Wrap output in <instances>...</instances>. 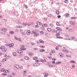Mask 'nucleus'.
Masks as SVG:
<instances>
[{
  "label": "nucleus",
  "instance_id": "nucleus-56",
  "mask_svg": "<svg viewBox=\"0 0 77 77\" xmlns=\"http://www.w3.org/2000/svg\"><path fill=\"white\" fill-rule=\"evenodd\" d=\"M35 62H39V60H36L35 61Z\"/></svg>",
  "mask_w": 77,
  "mask_h": 77
},
{
  "label": "nucleus",
  "instance_id": "nucleus-63",
  "mask_svg": "<svg viewBox=\"0 0 77 77\" xmlns=\"http://www.w3.org/2000/svg\"><path fill=\"white\" fill-rule=\"evenodd\" d=\"M55 48L56 50H58V49H59V48L58 47H57Z\"/></svg>",
  "mask_w": 77,
  "mask_h": 77
},
{
  "label": "nucleus",
  "instance_id": "nucleus-3",
  "mask_svg": "<svg viewBox=\"0 0 77 77\" xmlns=\"http://www.w3.org/2000/svg\"><path fill=\"white\" fill-rule=\"evenodd\" d=\"M1 30L2 31H3V32H5L7 30V28H2L1 29Z\"/></svg>",
  "mask_w": 77,
  "mask_h": 77
},
{
  "label": "nucleus",
  "instance_id": "nucleus-28",
  "mask_svg": "<svg viewBox=\"0 0 77 77\" xmlns=\"http://www.w3.org/2000/svg\"><path fill=\"white\" fill-rule=\"evenodd\" d=\"M34 34L35 35V36H37V32L35 31Z\"/></svg>",
  "mask_w": 77,
  "mask_h": 77
},
{
  "label": "nucleus",
  "instance_id": "nucleus-26",
  "mask_svg": "<svg viewBox=\"0 0 77 77\" xmlns=\"http://www.w3.org/2000/svg\"><path fill=\"white\" fill-rule=\"evenodd\" d=\"M13 55H14V56H17V54L15 53V52L13 53Z\"/></svg>",
  "mask_w": 77,
  "mask_h": 77
},
{
  "label": "nucleus",
  "instance_id": "nucleus-44",
  "mask_svg": "<svg viewBox=\"0 0 77 77\" xmlns=\"http://www.w3.org/2000/svg\"><path fill=\"white\" fill-rule=\"evenodd\" d=\"M35 31H32V33H31V34H35Z\"/></svg>",
  "mask_w": 77,
  "mask_h": 77
},
{
  "label": "nucleus",
  "instance_id": "nucleus-31",
  "mask_svg": "<svg viewBox=\"0 0 77 77\" xmlns=\"http://www.w3.org/2000/svg\"><path fill=\"white\" fill-rule=\"evenodd\" d=\"M38 59V57H34L33 58V60H36V59Z\"/></svg>",
  "mask_w": 77,
  "mask_h": 77
},
{
  "label": "nucleus",
  "instance_id": "nucleus-35",
  "mask_svg": "<svg viewBox=\"0 0 77 77\" xmlns=\"http://www.w3.org/2000/svg\"><path fill=\"white\" fill-rule=\"evenodd\" d=\"M45 28L44 27L42 26L41 28V29H42V30H44Z\"/></svg>",
  "mask_w": 77,
  "mask_h": 77
},
{
  "label": "nucleus",
  "instance_id": "nucleus-36",
  "mask_svg": "<svg viewBox=\"0 0 77 77\" xmlns=\"http://www.w3.org/2000/svg\"><path fill=\"white\" fill-rule=\"evenodd\" d=\"M40 47H41V48H45V46H41Z\"/></svg>",
  "mask_w": 77,
  "mask_h": 77
},
{
  "label": "nucleus",
  "instance_id": "nucleus-22",
  "mask_svg": "<svg viewBox=\"0 0 77 77\" xmlns=\"http://www.w3.org/2000/svg\"><path fill=\"white\" fill-rule=\"evenodd\" d=\"M47 24H44L42 25V27H45L47 26Z\"/></svg>",
  "mask_w": 77,
  "mask_h": 77
},
{
  "label": "nucleus",
  "instance_id": "nucleus-17",
  "mask_svg": "<svg viewBox=\"0 0 77 77\" xmlns=\"http://www.w3.org/2000/svg\"><path fill=\"white\" fill-rule=\"evenodd\" d=\"M27 34L28 35H30V31L29 30L27 32Z\"/></svg>",
  "mask_w": 77,
  "mask_h": 77
},
{
  "label": "nucleus",
  "instance_id": "nucleus-15",
  "mask_svg": "<svg viewBox=\"0 0 77 77\" xmlns=\"http://www.w3.org/2000/svg\"><path fill=\"white\" fill-rule=\"evenodd\" d=\"M21 34H22L23 35H26V33L24 32H21Z\"/></svg>",
  "mask_w": 77,
  "mask_h": 77
},
{
  "label": "nucleus",
  "instance_id": "nucleus-6",
  "mask_svg": "<svg viewBox=\"0 0 77 77\" xmlns=\"http://www.w3.org/2000/svg\"><path fill=\"white\" fill-rule=\"evenodd\" d=\"M59 56L60 57H63V55L61 53H59Z\"/></svg>",
  "mask_w": 77,
  "mask_h": 77
},
{
  "label": "nucleus",
  "instance_id": "nucleus-4",
  "mask_svg": "<svg viewBox=\"0 0 77 77\" xmlns=\"http://www.w3.org/2000/svg\"><path fill=\"white\" fill-rule=\"evenodd\" d=\"M17 53H22L23 52V51L21 50H18L17 51Z\"/></svg>",
  "mask_w": 77,
  "mask_h": 77
},
{
  "label": "nucleus",
  "instance_id": "nucleus-11",
  "mask_svg": "<svg viewBox=\"0 0 77 77\" xmlns=\"http://www.w3.org/2000/svg\"><path fill=\"white\" fill-rule=\"evenodd\" d=\"M37 24V25H42V23L39 22H38L36 23Z\"/></svg>",
  "mask_w": 77,
  "mask_h": 77
},
{
  "label": "nucleus",
  "instance_id": "nucleus-46",
  "mask_svg": "<svg viewBox=\"0 0 77 77\" xmlns=\"http://www.w3.org/2000/svg\"><path fill=\"white\" fill-rule=\"evenodd\" d=\"M50 26H51V27H53V24L52 23L50 24Z\"/></svg>",
  "mask_w": 77,
  "mask_h": 77
},
{
  "label": "nucleus",
  "instance_id": "nucleus-19",
  "mask_svg": "<svg viewBox=\"0 0 77 77\" xmlns=\"http://www.w3.org/2000/svg\"><path fill=\"white\" fill-rule=\"evenodd\" d=\"M56 33H60V32L58 30H57L56 31Z\"/></svg>",
  "mask_w": 77,
  "mask_h": 77
},
{
  "label": "nucleus",
  "instance_id": "nucleus-55",
  "mask_svg": "<svg viewBox=\"0 0 77 77\" xmlns=\"http://www.w3.org/2000/svg\"><path fill=\"white\" fill-rule=\"evenodd\" d=\"M52 60H53V61H54V60H56V59L53 58L52 59Z\"/></svg>",
  "mask_w": 77,
  "mask_h": 77
},
{
  "label": "nucleus",
  "instance_id": "nucleus-59",
  "mask_svg": "<svg viewBox=\"0 0 77 77\" xmlns=\"http://www.w3.org/2000/svg\"><path fill=\"white\" fill-rule=\"evenodd\" d=\"M11 47H12L14 46V43H12L11 44Z\"/></svg>",
  "mask_w": 77,
  "mask_h": 77
},
{
  "label": "nucleus",
  "instance_id": "nucleus-33",
  "mask_svg": "<svg viewBox=\"0 0 77 77\" xmlns=\"http://www.w3.org/2000/svg\"><path fill=\"white\" fill-rule=\"evenodd\" d=\"M56 36H59L60 35V33H57V34H56Z\"/></svg>",
  "mask_w": 77,
  "mask_h": 77
},
{
  "label": "nucleus",
  "instance_id": "nucleus-10",
  "mask_svg": "<svg viewBox=\"0 0 77 77\" xmlns=\"http://www.w3.org/2000/svg\"><path fill=\"white\" fill-rule=\"evenodd\" d=\"M69 15L68 13H66V14H65V17H68V16H69Z\"/></svg>",
  "mask_w": 77,
  "mask_h": 77
},
{
  "label": "nucleus",
  "instance_id": "nucleus-5",
  "mask_svg": "<svg viewBox=\"0 0 77 77\" xmlns=\"http://www.w3.org/2000/svg\"><path fill=\"white\" fill-rule=\"evenodd\" d=\"M40 60L41 61V62H46V60L45 59H44V60H42V59H40Z\"/></svg>",
  "mask_w": 77,
  "mask_h": 77
},
{
  "label": "nucleus",
  "instance_id": "nucleus-8",
  "mask_svg": "<svg viewBox=\"0 0 77 77\" xmlns=\"http://www.w3.org/2000/svg\"><path fill=\"white\" fill-rule=\"evenodd\" d=\"M44 74H45V75H44L45 77H47V76L48 75V73H45Z\"/></svg>",
  "mask_w": 77,
  "mask_h": 77
},
{
  "label": "nucleus",
  "instance_id": "nucleus-38",
  "mask_svg": "<svg viewBox=\"0 0 77 77\" xmlns=\"http://www.w3.org/2000/svg\"><path fill=\"white\" fill-rule=\"evenodd\" d=\"M52 16V15H51V14H50L48 15V17H51Z\"/></svg>",
  "mask_w": 77,
  "mask_h": 77
},
{
  "label": "nucleus",
  "instance_id": "nucleus-37",
  "mask_svg": "<svg viewBox=\"0 0 77 77\" xmlns=\"http://www.w3.org/2000/svg\"><path fill=\"white\" fill-rule=\"evenodd\" d=\"M5 69V68H3L1 70L2 72H3Z\"/></svg>",
  "mask_w": 77,
  "mask_h": 77
},
{
  "label": "nucleus",
  "instance_id": "nucleus-34",
  "mask_svg": "<svg viewBox=\"0 0 77 77\" xmlns=\"http://www.w3.org/2000/svg\"><path fill=\"white\" fill-rule=\"evenodd\" d=\"M70 62L71 63H75V61H70Z\"/></svg>",
  "mask_w": 77,
  "mask_h": 77
},
{
  "label": "nucleus",
  "instance_id": "nucleus-50",
  "mask_svg": "<svg viewBox=\"0 0 77 77\" xmlns=\"http://www.w3.org/2000/svg\"><path fill=\"white\" fill-rule=\"evenodd\" d=\"M38 48H34V50H38Z\"/></svg>",
  "mask_w": 77,
  "mask_h": 77
},
{
  "label": "nucleus",
  "instance_id": "nucleus-61",
  "mask_svg": "<svg viewBox=\"0 0 77 77\" xmlns=\"http://www.w3.org/2000/svg\"><path fill=\"white\" fill-rule=\"evenodd\" d=\"M72 68H75V66L74 65H72Z\"/></svg>",
  "mask_w": 77,
  "mask_h": 77
},
{
  "label": "nucleus",
  "instance_id": "nucleus-62",
  "mask_svg": "<svg viewBox=\"0 0 77 77\" xmlns=\"http://www.w3.org/2000/svg\"><path fill=\"white\" fill-rule=\"evenodd\" d=\"M6 72H9V70H6Z\"/></svg>",
  "mask_w": 77,
  "mask_h": 77
},
{
  "label": "nucleus",
  "instance_id": "nucleus-53",
  "mask_svg": "<svg viewBox=\"0 0 77 77\" xmlns=\"http://www.w3.org/2000/svg\"><path fill=\"white\" fill-rule=\"evenodd\" d=\"M18 40L20 42L21 41V38H18Z\"/></svg>",
  "mask_w": 77,
  "mask_h": 77
},
{
  "label": "nucleus",
  "instance_id": "nucleus-48",
  "mask_svg": "<svg viewBox=\"0 0 77 77\" xmlns=\"http://www.w3.org/2000/svg\"><path fill=\"white\" fill-rule=\"evenodd\" d=\"M74 38H75L74 37H72L71 38V39H74Z\"/></svg>",
  "mask_w": 77,
  "mask_h": 77
},
{
  "label": "nucleus",
  "instance_id": "nucleus-9",
  "mask_svg": "<svg viewBox=\"0 0 77 77\" xmlns=\"http://www.w3.org/2000/svg\"><path fill=\"white\" fill-rule=\"evenodd\" d=\"M6 60H7V58H5L2 61V62H5Z\"/></svg>",
  "mask_w": 77,
  "mask_h": 77
},
{
  "label": "nucleus",
  "instance_id": "nucleus-49",
  "mask_svg": "<svg viewBox=\"0 0 77 77\" xmlns=\"http://www.w3.org/2000/svg\"><path fill=\"white\" fill-rule=\"evenodd\" d=\"M8 46H9L10 47H12V46H11V44H8Z\"/></svg>",
  "mask_w": 77,
  "mask_h": 77
},
{
  "label": "nucleus",
  "instance_id": "nucleus-57",
  "mask_svg": "<svg viewBox=\"0 0 77 77\" xmlns=\"http://www.w3.org/2000/svg\"><path fill=\"white\" fill-rule=\"evenodd\" d=\"M60 17H61V16L60 15H58L57 16V17L58 18H60Z\"/></svg>",
  "mask_w": 77,
  "mask_h": 77
},
{
  "label": "nucleus",
  "instance_id": "nucleus-45",
  "mask_svg": "<svg viewBox=\"0 0 77 77\" xmlns=\"http://www.w3.org/2000/svg\"><path fill=\"white\" fill-rule=\"evenodd\" d=\"M23 67L22 66H21L20 67V69H23Z\"/></svg>",
  "mask_w": 77,
  "mask_h": 77
},
{
  "label": "nucleus",
  "instance_id": "nucleus-54",
  "mask_svg": "<svg viewBox=\"0 0 77 77\" xmlns=\"http://www.w3.org/2000/svg\"><path fill=\"white\" fill-rule=\"evenodd\" d=\"M4 20L6 22H7L8 21V20L5 19H4Z\"/></svg>",
  "mask_w": 77,
  "mask_h": 77
},
{
  "label": "nucleus",
  "instance_id": "nucleus-52",
  "mask_svg": "<svg viewBox=\"0 0 77 77\" xmlns=\"http://www.w3.org/2000/svg\"><path fill=\"white\" fill-rule=\"evenodd\" d=\"M69 31L70 32H72V29H69Z\"/></svg>",
  "mask_w": 77,
  "mask_h": 77
},
{
  "label": "nucleus",
  "instance_id": "nucleus-43",
  "mask_svg": "<svg viewBox=\"0 0 77 77\" xmlns=\"http://www.w3.org/2000/svg\"><path fill=\"white\" fill-rule=\"evenodd\" d=\"M66 57H71V55H69L68 56L67 55H66Z\"/></svg>",
  "mask_w": 77,
  "mask_h": 77
},
{
  "label": "nucleus",
  "instance_id": "nucleus-14",
  "mask_svg": "<svg viewBox=\"0 0 77 77\" xmlns=\"http://www.w3.org/2000/svg\"><path fill=\"white\" fill-rule=\"evenodd\" d=\"M20 50H26V49L25 48H20Z\"/></svg>",
  "mask_w": 77,
  "mask_h": 77
},
{
  "label": "nucleus",
  "instance_id": "nucleus-24",
  "mask_svg": "<svg viewBox=\"0 0 77 77\" xmlns=\"http://www.w3.org/2000/svg\"><path fill=\"white\" fill-rule=\"evenodd\" d=\"M9 33H10V34H14V32L13 31H10L9 32Z\"/></svg>",
  "mask_w": 77,
  "mask_h": 77
},
{
  "label": "nucleus",
  "instance_id": "nucleus-39",
  "mask_svg": "<svg viewBox=\"0 0 77 77\" xmlns=\"http://www.w3.org/2000/svg\"><path fill=\"white\" fill-rule=\"evenodd\" d=\"M2 75H7V74H6V73H2Z\"/></svg>",
  "mask_w": 77,
  "mask_h": 77
},
{
  "label": "nucleus",
  "instance_id": "nucleus-1",
  "mask_svg": "<svg viewBox=\"0 0 77 77\" xmlns=\"http://www.w3.org/2000/svg\"><path fill=\"white\" fill-rule=\"evenodd\" d=\"M5 48V47L4 46H2L0 47V49H2V51H4V52H6L7 50V49Z\"/></svg>",
  "mask_w": 77,
  "mask_h": 77
},
{
  "label": "nucleus",
  "instance_id": "nucleus-16",
  "mask_svg": "<svg viewBox=\"0 0 77 77\" xmlns=\"http://www.w3.org/2000/svg\"><path fill=\"white\" fill-rule=\"evenodd\" d=\"M39 42L40 43H43V44L44 43V42L42 41V40H40Z\"/></svg>",
  "mask_w": 77,
  "mask_h": 77
},
{
  "label": "nucleus",
  "instance_id": "nucleus-2",
  "mask_svg": "<svg viewBox=\"0 0 77 77\" xmlns=\"http://www.w3.org/2000/svg\"><path fill=\"white\" fill-rule=\"evenodd\" d=\"M14 67H15L16 68L18 69L20 68V65L17 64H15L14 65Z\"/></svg>",
  "mask_w": 77,
  "mask_h": 77
},
{
  "label": "nucleus",
  "instance_id": "nucleus-64",
  "mask_svg": "<svg viewBox=\"0 0 77 77\" xmlns=\"http://www.w3.org/2000/svg\"><path fill=\"white\" fill-rule=\"evenodd\" d=\"M28 77H32V76L30 75H28Z\"/></svg>",
  "mask_w": 77,
  "mask_h": 77
},
{
  "label": "nucleus",
  "instance_id": "nucleus-29",
  "mask_svg": "<svg viewBox=\"0 0 77 77\" xmlns=\"http://www.w3.org/2000/svg\"><path fill=\"white\" fill-rule=\"evenodd\" d=\"M36 64L37 65V66H38L40 65V63H36Z\"/></svg>",
  "mask_w": 77,
  "mask_h": 77
},
{
  "label": "nucleus",
  "instance_id": "nucleus-41",
  "mask_svg": "<svg viewBox=\"0 0 77 77\" xmlns=\"http://www.w3.org/2000/svg\"><path fill=\"white\" fill-rule=\"evenodd\" d=\"M64 51H65V52H66V53H68V51L66 50H65Z\"/></svg>",
  "mask_w": 77,
  "mask_h": 77
},
{
  "label": "nucleus",
  "instance_id": "nucleus-32",
  "mask_svg": "<svg viewBox=\"0 0 77 77\" xmlns=\"http://www.w3.org/2000/svg\"><path fill=\"white\" fill-rule=\"evenodd\" d=\"M17 27H19V28H20V29L22 28V26L20 25L17 26Z\"/></svg>",
  "mask_w": 77,
  "mask_h": 77
},
{
  "label": "nucleus",
  "instance_id": "nucleus-21",
  "mask_svg": "<svg viewBox=\"0 0 77 77\" xmlns=\"http://www.w3.org/2000/svg\"><path fill=\"white\" fill-rule=\"evenodd\" d=\"M56 25L58 26H60V24H59V23L57 22L56 23Z\"/></svg>",
  "mask_w": 77,
  "mask_h": 77
},
{
  "label": "nucleus",
  "instance_id": "nucleus-20",
  "mask_svg": "<svg viewBox=\"0 0 77 77\" xmlns=\"http://www.w3.org/2000/svg\"><path fill=\"white\" fill-rule=\"evenodd\" d=\"M17 14H18V12L17 11H16V12L15 13V15H16L17 17H18V15H17Z\"/></svg>",
  "mask_w": 77,
  "mask_h": 77
},
{
  "label": "nucleus",
  "instance_id": "nucleus-7",
  "mask_svg": "<svg viewBox=\"0 0 77 77\" xmlns=\"http://www.w3.org/2000/svg\"><path fill=\"white\" fill-rule=\"evenodd\" d=\"M29 55V56H32L33 54V53H32V52H29L28 53Z\"/></svg>",
  "mask_w": 77,
  "mask_h": 77
},
{
  "label": "nucleus",
  "instance_id": "nucleus-13",
  "mask_svg": "<svg viewBox=\"0 0 77 77\" xmlns=\"http://www.w3.org/2000/svg\"><path fill=\"white\" fill-rule=\"evenodd\" d=\"M25 59L26 60H29V58L27 57H25Z\"/></svg>",
  "mask_w": 77,
  "mask_h": 77
},
{
  "label": "nucleus",
  "instance_id": "nucleus-18",
  "mask_svg": "<svg viewBox=\"0 0 77 77\" xmlns=\"http://www.w3.org/2000/svg\"><path fill=\"white\" fill-rule=\"evenodd\" d=\"M45 51V50L44 49H41L39 50L40 52H44Z\"/></svg>",
  "mask_w": 77,
  "mask_h": 77
},
{
  "label": "nucleus",
  "instance_id": "nucleus-27",
  "mask_svg": "<svg viewBox=\"0 0 77 77\" xmlns=\"http://www.w3.org/2000/svg\"><path fill=\"white\" fill-rule=\"evenodd\" d=\"M47 30H48V31L49 32H50V31L51 30V28H48L47 29Z\"/></svg>",
  "mask_w": 77,
  "mask_h": 77
},
{
  "label": "nucleus",
  "instance_id": "nucleus-51",
  "mask_svg": "<svg viewBox=\"0 0 77 77\" xmlns=\"http://www.w3.org/2000/svg\"><path fill=\"white\" fill-rule=\"evenodd\" d=\"M31 45H35V44H34V43H31Z\"/></svg>",
  "mask_w": 77,
  "mask_h": 77
},
{
  "label": "nucleus",
  "instance_id": "nucleus-47",
  "mask_svg": "<svg viewBox=\"0 0 77 77\" xmlns=\"http://www.w3.org/2000/svg\"><path fill=\"white\" fill-rule=\"evenodd\" d=\"M12 74L13 75H15L16 74L14 72V73H12Z\"/></svg>",
  "mask_w": 77,
  "mask_h": 77
},
{
  "label": "nucleus",
  "instance_id": "nucleus-23",
  "mask_svg": "<svg viewBox=\"0 0 77 77\" xmlns=\"http://www.w3.org/2000/svg\"><path fill=\"white\" fill-rule=\"evenodd\" d=\"M33 66H34L35 67H36V66H37V65L36 64V63H34L33 64Z\"/></svg>",
  "mask_w": 77,
  "mask_h": 77
},
{
  "label": "nucleus",
  "instance_id": "nucleus-40",
  "mask_svg": "<svg viewBox=\"0 0 77 77\" xmlns=\"http://www.w3.org/2000/svg\"><path fill=\"white\" fill-rule=\"evenodd\" d=\"M17 24H21V22H17Z\"/></svg>",
  "mask_w": 77,
  "mask_h": 77
},
{
  "label": "nucleus",
  "instance_id": "nucleus-60",
  "mask_svg": "<svg viewBox=\"0 0 77 77\" xmlns=\"http://www.w3.org/2000/svg\"><path fill=\"white\" fill-rule=\"evenodd\" d=\"M8 77H12V76L11 75H8Z\"/></svg>",
  "mask_w": 77,
  "mask_h": 77
},
{
  "label": "nucleus",
  "instance_id": "nucleus-42",
  "mask_svg": "<svg viewBox=\"0 0 77 77\" xmlns=\"http://www.w3.org/2000/svg\"><path fill=\"white\" fill-rule=\"evenodd\" d=\"M23 6L25 7V8H27V6L26 5H23Z\"/></svg>",
  "mask_w": 77,
  "mask_h": 77
},
{
  "label": "nucleus",
  "instance_id": "nucleus-25",
  "mask_svg": "<svg viewBox=\"0 0 77 77\" xmlns=\"http://www.w3.org/2000/svg\"><path fill=\"white\" fill-rule=\"evenodd\" d=\"M70 19L71 20H74L75 19V17H71L70 18Z\"/></svg>",
  "mask_w": 77,
  "mask_h": 77
},
{
  "label": "nucleus",
  "instance_id": "nucleus-30",
  "mask_svg": "<svg viewBox=\"0 0 77 77\" xmlns=\"http://www.w3.org/2000/svg\"><path fill=\"white\" fill-rule=\"evenodd\" d=\"M61 63V62H57L55 63L56 65H57V64H59V63Z\"/></svg>",
  "mask_w": 77,
  "mask_h": 77
},
{
  "label": "nucleus",
  "instance_id": "nucleus-58",
  "mask_svg": "<svg viewBox=\"0 0 77 77\" xmlns=\"http://www.w3.org/2000/svg\"><path fill=\"white\" fill-rule=\"evenodd\" d=\"M14 38L16 40H17V39H18V38H17V37H15Z\"/></svg>",
  "mask_w": 77,
  "mask_h": 77
},
{
  "label": "nucleus",
  "instance_id": "nucleus-12",
  "mask_svg": "<svg viewBox=\"0 0 77 77\" xmlns=\"http://www.w3.org/2000/svg\"><path fill=\"white\" fill-rule=\"evenodd\" d=\"M56 12L57 15H59V11L58 10H56Z\"/></svg>",
  "mask_w": 77,
  "mask_h": 77
}]
</instances>
